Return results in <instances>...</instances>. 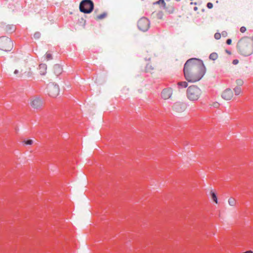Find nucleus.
<instances>
[{
  "instance_id": "nucleus-1",
  "label": "nucleus",
  "mask_w": 253,
  "mask_h": 253,
  "mask_svg": "<svg viewBox=\"0 0 253 253\" xmlns=\"http://www.w3.org/2000/svg\"><path fill=\"white\" fill-rule=\"evenodd\" d=\"M206 71L203 62L197 58L188 60L185 63L183 69L185 79L191 83H196L201 80Z\"/></svg>"
},
{
  "instance_id": "nucleus-2",
  "label": "nucleus",
  "mask_w": 253,
  "mask_h": 253,
  "mask_svg": "<svg viewBox=\"0 0 253 253\" xmlns=\"http://www.w3.org/2000/svg\"><path fill=\"white\" fill-rule=\"evenodd\" d=\"M13 76L16 78H29L33 76V72L28 62L24 60H16L14 63Z\"/></svg>"
},
{
  "instance_id": "nucleus-3",
  "label": "nucleus",
  "mask_w": 253,
  "mask_h": 253,
  "mask_svg": "<svg viewBox=\"0 0 253 253\" xmlns=\"http://www.w3.org/2000/svg\"><path fill=\"white\" fill-rule=\"evenodd\" d=\"M237 47L239 52L242 55L248 56L253 52V44L250 37H244L240 39Z\"/></svg>"
},
{
  "instance_id": "nucleus-4",
  "label": "nucleus",
  "mask_w": 253,
  "mask_h": 253,
  "mask_svg": "<svg viewBox=\"0 0 253 253\" xmlns=\"http://www.w3.org/2000/svg\"><path fill=\"white\" fill-rule=\"evenodd\" d=\"M202 93L201 89L195 85L189 86L186 89V96L191 101L198 100L201 97Z\"/></svg>"
},
{
  "instance_id": "nucleus-5",
  "label": "nucleus",
  "mask_w": 253,
  "mask_h": 253,
  "mask_svg": "<svg viewBox=\"0 0 253 253\" xmlns=\"http://www.w3.org/2000/svg\"><path fill=\"white\" fill-rule=\"evenodd\" d=\"M188 83L186 81H179L177 83L175 88V95L177 98H182L185 96L186 88Z\"/></svg>"
},
{
  "instance_id": "nucleus-6",
  "label": "nucleus",
  "mask_w": 253,
  "mask_h": 253,
  "mask_svg": "<svg viewBox=\"0 0 253 253\" xmlns=\"http://www.w3.org/2000/svg\"><path fill=\"white\" fill-rule=\"evenodd\" d=\"M13 46V42L10 38L5 36L0 37V50L9 51L12 49Z\"/></svg>"
},
{
  "instance_id": "nucleus-7",
  "label": "nucleus",
  "mask_w": 253,
  "mask_h": 253,
  "mask_svg": "<svg viewBox=\"0 0 253 253\" xmlns=\"http://www.w3.org/2000/svg\"><path fill=\"white\" fill-rule=\"evenodd\" d=\"M94 7L93 2L91 0H83L80 4V10L84 13H90Z\"/></svg>"
},
{
  "instance_id": "nucleus-8",
  "label": "nucleus",
  "mask_w": 253,
  "mask_h": 253,
  "mask_svg": "<svg viewBox=\"0 0 253 253\" xmlns=\"http://www.w3.org/2000/svg\"><path fill=\"white\" fill-rule=\"evenodd\" d=\"M48 92L49 95L53 97H56L59 93V86L56 84H51L48 86Z\"/></svg>"
},
{
  "instance_id": "nucleus-9",
  "label": "nucleus",
  "mask_w": 253,
  "mask_h": 253,
  "mask_svg": "<svg viewBox=\"0 0 253 253\" xmlns=\"http://www.w3.org/2000/svg\"><path fill=\"white\" fill-rule=\"evenodd\" d=\"M137 25L140 30L146 31L149 27V21L146 18H142L138 21Z\"/></svg>"
},
{
  "instance_id": "nucleus-10",
  "label": "nucleus",
  "mask_w": 253,
  "mask_h": 253,
  "mask_svg": "<svg viewBox=\"0 0 253 253\" xmlns=\"http://www.w3.org/2000/svg\"><path fill=\"white\" fill-rule=\"evenodd\" d=\"M42 104V100L39 97H34L30 99V105L35 109L41 108Z\"/></svg>"
},
{
  "instance_id": "nucleus-11",
  "label": "nucleus",
  "mask_w": 253,
  "mask_h": 253,
  "mask_svg": "<svg viewBox=\"0 0 253 253\" xmlns=\"http://www.w3.org/2000/svg\"><path fill=\"white\" fill-rule=\"evenodd\" d=\"M173 94V89L171 88L164 89L161 93L162 98L164 100H168L171 98Z\"/></svg>"
},
{
  "instance_id": "nucleus-12",
  "label": "nucleus",
  "mask_w": 253,
  "mask_h": 253,
  "mask_svg": "<svg viewBox=\"0 0 253 253\" xmlns=\"http://www.w3.org/2000/svg\"><path fill=\"white\" fill-rule=\"evenodd\" d=\"M221 96L222 98L226 100H231L234 96L232 90L230 88H227L223 91Z\"/></svg>"
},
{
  "instance_id": "nucleus-13",
  "label": "nucleus",
  "mask_w": 253,
  "mask_h": 253,
  "mask_svg": "<svg viewBox=\"0 0 253 253\" xmlns=\"http://www.w3.org/2000/svg\"><path fill=\"white\" fill-rule=\"evenodd\" d=\"M186 105L181 102H177L175 104V111L177 114H181L186 109Z\"/></svg>"
},
{
  "instance_id": "nucleus-14",
  "label": "nucleus",
  "mask_w": 253,
  "mask_h": 253,
  "mask_svg": "<svg viewBox=\"0 0 253 253\" xmlns=\"http://www.w3.org/2000/svg\"><path fill=\"white\" fill-rule=\"evenodd\" d=\"M157 70V66L153 65L152 63H148L145 68L146 72L154 73Z\"/></svg>"
},
{
  "instance_id": "nucleus-15",
  "label": "nucleus",
  "mask_w": 253,
  "mask_h": 253,
  "mask_svg": "<svg viewBox=\"0 0 253 253\" xmlns=\"http://www.w3.org/2000/svg\"><path fill=\"white\" fill-rule=\"evenodd\" d=\"M47 66L45 64H40L38 68V72L41 76H44L46 73Z\"/></svg>"
},
{
  "instance_id": "nucleus-16",
  "label": "nucleus",
  "mask_w": 253,
  "mask_h": 253,
  "mask_svg": "<svg viewBox=\"0 0 253 253\" xmlns=\"http://www.w3.org/2000/svg\"><path fill=\"white\" fill-rule=\"evenodd\" d=\"M53 71L55 74L59 75L62 72V68L59 64H55L53 66Z\"/></svg>"
},
{
  "instance_id": "nucleus-17",
  "label": "nucleus",
  "mask_w": 253,
  "mask_h": 253,
  "mask_svg": "<svg viewBox=\"0 0 253 253\" xmlns=\"http://www.w3.org/2000/svg\"><path fill=\"white\" fill-rule=\"evenodd\" d=\"M228 204L231 207H235L237 204L236 200L233 197H230L228 200Z\"/></svg>"
},
{
  "instance_id": "nucleus-18",
  "label": "nucleus",
  "mask_w": 253,
  "mask_h": 253,
  "mask_svg": "<svg viewBox=\"0 0 253 253\" xmlns=\"http://www.w3.org/2000/svg\"><path fill=\"white\" fill-rule=\"evenodd\" d=\"M42 59L43 61H48L52 59V55L49 53H46Z\"/></svg>"
},
{
  "instance_id": "nucleus-19",
  "label": "nucleus",
  "mask_w": 253,
  "mask_h": 253,
  "mask_svg": "<svg viewBox=\"0 0 253 253\" xmlns=\"http://www.w3.org/2000/svg\"><path fill=\"white\" fill-rule=\"evenodd\" d=\"M210 193H211V195L212 200L216 204H218L217 198L216 197V195L215 193L214 192L212 191H211Z\"/></svg>"
},
{
  "instance_id": "nucleus-20",
  "label": "nucleus",
  "mask_w": 253,
  "mask_h": 253,
  "mask_svg": "<svg viewBox=\"0 0 253 253\" xmlns=\"http://www.w3.org/2000/svg\"><path fill=\"white\" fill-rule=\"evenodd\" d=\"M218 54L215 52L211 53L210 55V59L212 60H215L218 58Z\"/></svg>"
},
{
  "instance_id": "nucleus-21",
  "label": "nucleus",
  "mask_w": 253,
  "mask_h": 253,
  "mask_svg": "<svg viewBox=\"0 0 253 253\" xmlns=\"http://www.w3.org/2000/svg\"><path fill=\"white\" fill-rule=\"evenodd\" d=\"M234 90L235 94L237 95H238L240 94L241 92H242L241 88L239 86H237V87H235Z\"/></svg>"
},
{
  "instance_id": "nucleus-22",
  "label": "nucleus",
  "mask_w": 253,
  "mask_h": 253,
  "mask_svg": "<svg viewBox=\"0 0 253 253\" xmlns=\"http://www.w3.org/2000/svg\"><path fill=\"white\" fill-rule=\"evenodd\" d=\"M106 16V13H103V14H100L99 15H97L95 19H97V20L102 19L104 17H105Z\"/></svg>"
},
{
  "instance_id": "nucleus-23",
  "label": "nucleus",
  "mask_w": 253,
  "mask_h": 253,
  "mask_svg": "<svg viewBox=\"0 0 253 253\" xmlns=\"http://www.w3.org/2000/svg\"><path fill=\"white\" fill-rule=\"evenodd\" d=\"M23 142L26 145H31L33 143V141L32 139H29L27 140H24Z\"/></svg>"
},
{
  "instance_id": "nucleus-24",
  "label": "nucleus",
  "mask_w": 253,
  "mask_h": 253,
  "mask_svg": "<svg viewBox=\"0 0 253 253\" xmlns=\"http://www.w3.org/2000/svg\"><path fill=\"white\" fill-rule=\"evenodd\" d=\"M236 83V84L239 86H242L244 84L243 81L241 79L237 80Z\"/></svg>"
},
{
  "instance_id": "nucleus-25",
  "label": "nucleus",
  "mask_w": 253,
  "mask_h": 253,
  "mask_svg": "<svg viewBox=\"0 0 253 253\" xmlns=\"http://www.w3.org/2000/svg\"><path fill=\"white\" fill-rule=\"evenodd\" d=\"M156 3L159 4H162L163 5L164 7H165V3L164 0H159L158 1L156 2Z\"/></svg>"
},
{
  "instance_id": "nucleus-26",
  "label": "nucleus",
  "mask_w": 253,
  "mask_h": 253,
  "mask_svg": "<svg viewBox=\"0 0 253 253\" xmlns=\"http://www.w3.org/2000/svg\"><path fill=\"white\" fill-rule=\"evenodd\" d=\"M221 36V34H220L219 33H216L214 34V38L216 40H219L220 39Z\"/></svg>"
},
{
  "instance_id": "nucleus-27",
  "label": "nucleus",
  "mask_w": 253,
  "mask_h": 253,
  "mask_svg": "<svg viewBox=\"0 0 253 253\" xmlns=\"http://www.w3.org/2000/svg\"><path fill=\"white\" fill-rule=\"evenodd\" d=\"M246 31V28L245 27L243 26L240 28V32L241 33H244Z\"/></svg>"
},
{
  "instance_id": "nucleus-28",
  "label": "nucleus",
  "mask_w": 253,
  "mask_h": 253,
  "mask_svg": "<svg viewBox=\"0 0 253 253\" xmlns=\"http://www.w3.org/2000/svg\"><path fill=\"white\" fill-rule=\"evenodd\" d=\"M40 35L39 33H36L34 35V37L35 39H38L40 37Z\"/></svg>"
},
{
  "instance_id": "nucleus-29",
  "label": "nucleus",
  "mask_w": 253,
  "mask_h": 253,
  "mask_svg": "<svg viewBox=\"0 0 253 253\" xmlns=\"http://www.w3.org/2000/svg\"><path fill=\"white\" fill-rule=\"evenodd\" d=\"M207 7H208L209 8H210V9H211V8H212V7H213V4H212V3H211V2H209V3H208V4H207Z\"/></svg>"
},
{
  "instance_id": "nucleus-30",
  "label": "nucleus",
  "mask_w": 253,
  "mask_h": 253,
  "mask_svg": "<svg viewBox=\"0 0 253 253\" xmlns=\"http://www.w3.org/2000/svg\"><path fill=\"white\" fill-rule=\"evenodd\" d=\"M221 35L224 37H226L227 36V33L226 32V31H223L222 32V33L221 34Z\"/></svg>"
},
{
  "instance_id": "nucleus-31",
  "label": "nucleus",
  "mask_w": 253,
  "mask_h": 253,
  "mask_svg": "<svg viewBox=\"0 0 253 253\" xmlns=\"http://www.w3.org/2000/svg\"><path fill=\"white\" fill-rule=\"evenodd\" d=\"M232 43V40L230 39H228L227 41H226V43L228 45H230Z\"/></svg>"
},
{
  "instance_id": "nucleus-32",
  "label": "nucleus",
  "mask_w": 253,
  "mask_h": 253,
  "mask_svg": "<svg viewBox=\"0 0 253 253\" xmlns=\"http://www.w3.org/2000/svg\"><path fill=\"white\" fill-rule=\"evenodd\" d=\"M239 63V61L237 59H235L233 61V64L234 65H236Z\"/></svg>"
},
{
  "instance_id": "nucleus-33",
  "label": "nucleus",
  "mask_w": 253,
  "mask_h": 253,
  "mask_svg": "<svg viewBox=\"0 0 253 253\" xmlns=\"http://www.w3.org/2000/svg\"><path fill=\"white\" fill-rule=\"evenodd\" d=\"M218 105H219V104H218V103H217V102L214 103L213 104L214 106V107H218Z\"/></svg>"
},
{
  "instance_id": "nucleus-34",
  "label": "nucleus",
  "mask_w": 253,
  "mask_h": 253,
  "mask_svg": "<svg viewBox=\"0 0 253 253\" xmlns=\"http://www.w3.org/2000/svg\"><path fill=\"white\" fill-rule=\"evenodd\" d=\"M251 39V43H252V42H253V37H250Z\"/></svg>"
},
{
  "instance_id": "nucleus-35",
  "label": "nucleus",
  "mask_w": 253,
  "mask_h": 253,
  "mask_svg": "<svg viewBox=\"0 0 253 253\" xmlns=\"http://www.w3.org/2000/svg\"><path fill=\"white\" fill-rule=\"evenodd\" d=\"M194 10L196 11L198 9V8L197 7H195L194 8Z\"/></svg>"
}]
</instances>
